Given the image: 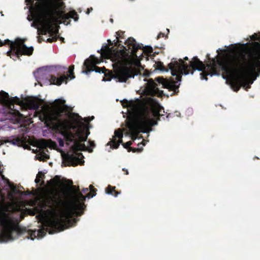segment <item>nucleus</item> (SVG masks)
Returning <instances> with one entry per match:
<instances>
[{
    "instance_id": "obj_1",
    "label": "nucleus",
    "mask_w": 260,
    "mask_h": 260,
    "mask_svg": "<svg viewBox=\"0 0 260 260\" xmlns=\"http://www.w3.org/2000/svg\"><path fill=\"white\" fill-rule=\"evenodd\" d=\"M207 69L211 76L218 75L221 70L234 74V90L238 91L241 86L247 90L260 74V47L246 52L234 53L224 60L212 59L207 64Z\"/></svg>"
},
{
    "instance_id": "obj_2",
    "label": "nucleus",
    "mask_w": 260,
    "mask_h": 260,
    "mask_svg": "<svg viewBox=\"0 0 260 260\" xmlns=\"http://www.w3.org/2000/svg\"><path fill=\"white\" fill-rule=\"evenodd\" d=\"M156 63V69L161 71L168 72L170 70L172 76H176V81L173 79H165L162 77H158L155 80L162 85V87L167 88L170 91H173L171 96L177 94L179 92V87L181 81L182 75H187L189 73L191 74L196 70L202 71L200 73L201 78L207 80V76L210 75V72L207 69V64L205 65L197 56L193 57L192 60L189 61V64L185 62L183 59H179L177 60L173 58L171 62L168 64L169 69L166 68L163 63L158 61Z\"/></svg>"
},
{
    "instance_id": "obj_3",
    "label": "nucleus",
    "mask_w": 260,
    "mask_h": 260,
    "mask_svg": "<svg viewBox=\"0 0 260 260\" xmlns=\"http://www.w3.org/2000/svg\"><path fill=\"white\" fill-rule=\"evenodd\" d=\"M126 47L122 46V50L115 52V57L117 60L115 70L114 78L120 82H126L131 78L141 74L140 63L133 65L131 56L137 57L136 54L139 49H142L144 53L150 54L153 52L150 46L143 47L142 44H137L133 38H128L124 42Z\"/></svg>"
},
{
    "instance_id": "obj_4",
    "label": "nucleus",
    "mask_w": 260,
    "mask_h": 260,
    "mask_svg": "<svg viewBox=\"0 0 260 260\" xmlns=\"http://www.w3.org/2000/svg\"><path fill=\"white\" fill-rule=\"evenodd\" d=\"M39 2L38 5V13L39 15L37 21L42 26V29L38 30L39 35H45L47 33L49 36L58 34V29L54 30L53 24L55 22H58L60 20L63 21L64 24L70 23V18L75 21L79 19L77 13L73 10L65 14L63 11H57L54 0H38Z\"/></svg>"
},
{
    "instance_id": "obj_5",
    "label": "nucleus",
    "mask_w": 260,
    "mask_h": 260,
    "mask_svg": "<svg viewBox=\"0 0 260 260\" xmlns=\"http://www.w3.org/2000/svg\"><path fill=\"white\" fill-rule=\"evenodd\" d=\"M73 190L67 194V200L63 202L65 206V211L61 214V216L55 219L50 221V223L55 226H59L60 230H65L71 226L72 221L71 218L76 214L80 216L83 213V210L85 208L84 201L86 197L83 195L78 187L72 186Z\"/></svg>"
},
{
    "instance_id": "obj_6",
    "label": "nucleus",
    "mask_w": 260,
    "mask_h": 260,
    "mask_svg": "<svg viewBox=\"0 0 260 260\" xmlns=\"http://www.w3.org/2000/svg\"><path fill=\"white\" fill-rule=\"evenodd\" d=\"M162 110L165 113L164 108L158 103L153 104L149 110H144L139 118L134 116H128L126 119V126L129 132L126 135H131L132 137L140 132L148 133L152 130V126L157 124V121L160 120L161 116L164 115L161 113Z\"/></svg>"
},
{
    "instance_id": "obj_7",
    "label": "nucleus",
    "mask_w": 260,
    "mask_h": 260,
    "mask_svg": "<svg viewBox=\"0 0 260 260\" xmlns=\"http://www.w3.org/2000/svg\"><path fill=\"white\" fill-rule=\"evenodd\" d=\"M55 103L58 106L54 113L51 114L47 111L42 112L40 116V119L44 122L47 127H52V129L58 132L64 137L66 132L70 130L74 122L68 119L60 118L63 113L69 112V107L65 105L66 101L57 99L55 101Z\"/></svg>"
},
{
    "instance_id": "obj_8",
    "label": "nucleus",
    "mask_w": 260,
    "mask_h": 260,
    "mask_svg": "<svg viewBox=\"0 0 260 260\" xmlns=\"http://www.w3.org/2000/svg\"><path fill=\"white\" fill-rule=\"evenodd\" d=\"M78 117L64 138L67 142H74L72 146L73 151H85L86 146L82 143L87 141L90 132L88 126L82 122L83 118L79 115Z\"/></svg>"
},
{
    "instance_id": "obj_9",
    "label": "nucleus",
    "mask_w": 260,
    "mask_h": 260,
    "mask_svg": "<svg viewBox=\"0 0 260 260\" xmlns=\"http://www.w3.org/2000/svg\"><path fill=\"white\" fill-rule=\"evenodd\" d=\"M0 232L3 241L7 242L15 238L13 234H22V230L18 225V220L13 213L6 210L0 209Z\"/></svg>"
},
{
    "instance_id": "obj_10",
    "label": "nucleus",
    "mask_w": 260,
    "mask_h": 260,
    "mask_svg": "<svg viewBox=\"0 0 260 260\" xmlns=\"http://www.w3.org/2000/svg\"><path fill=\"white\" fill-rule=\"evenodd\" d=\"M6 44L10 45V50L7 52V55L11 58L16 60L15 58L19 59L22 55L30 56L32 54L34 48L27 47L24 44V41L20 39H16L14 42L9 39L5 40L4 42L0 40V47Z\"/></svg>"
},
{
    "instance_id": "obj_11",
    "label": "nucleus",
    "mask_w": 260,
    "mask_h": 260,
    "mask_svg": "<svg viewBox=\"0 0 260 260\" xmlns=\"http://www.w3.org/2000/svg\"><path fill=\"white\" fill-rule=\"evenodd\" d=\"M43 202L46 207L51 209L55 214L54 217L46 220L47 225L53 229L56 232L63 231L64 230H60L61 228H60L59 226L52 225L50 221L60 217L61 214L65 211V206L63 204V202H64V200H62L60 198L56 199L54 196L48 195L44 198Z\"/></svg>"
},
{
    "instance_id": "obj_12",
    "label": "nucleus",
    "mask_w": 260,
    "mask_h": 260,
    "mask_svg": "<svg viewBox=\"0 0 260 260\" xmlns=\"http://www.w3.org/2000/svg\"><path fill=\"white\" fill-rule=\"evenodd\" d=\"M74 66L71 65L69 68L68 72L69 75L66 76L64 75L59 77H56L54 75H50L48 72L44 70L43 69H39L35 74H36V78L39 79H44L45 78L47 79L50 83L51 84H54L56 85H60L63 82L66 81L67 83V80L70 78L71 80L75 78L74 73Z\"/></svg>"
},
{
    "instance_id": "obj_13",
    "label": "nucleus",
    "mask_w": 260,
    "mask_h": 260,
    "mask_svg": "<svg viewBox=\"0 0 260 260\" xmlns=\"http://www.w3.org/2000/svg\"><path fill=\"white\" fill-rule=\"evenodd\" d=\"M0 103L3 106L7 107L11 111H13L17 117H21L22 116V114H21L19 111L14 109L15 104L19 106H23L24 101L21 100L17 96L10 98L8 94V97L7 98H5L3 95H2L0 99Z\"/></svg>"
},
{
    "instance_id": "obj_14",
    "label": "nucleus",
    "mask_w": 260,
    "mask_h": 260,
    "mask_svg": "<svg viewBox=\"0 0 260 260\" xmlns=\"http://www.w3.org/2000/svg\"><path fill=\"white\" fill-rule=\"evenodd\" d=\"M109 43V45H106L103 46L101 49V55L103 56H105L108 57H111L112 59L115 62L114 66V74L113 77L114 78L115 76V70L117 67V60H116V58L115 57V52L116 51H119L120 50H117V49H115L114 47H110V46H112L113 44V43L110 40H108L107 41ZM121 49L120 50H122Z\"/></svg>"
},
{
    "instance_id": "obj_15",
    "label": "nucleus",
    "mask_w": 260,
    "mask_h": 260,
    "mask_svg": "<svg viewBox=\"0 0 260 260\" xmlns=\"http://www.w3.org/2000/svg\"><path fill=\"white\" fill-rule=\"evenodd\" d=\"M144 92L146 95L151 96H161L163 94V91L158 89L157 84L152 79H149L146 84Z\"/></svg>"
},
{
    "instance_id": "obj_16",
    "label": "nucleus",
    "mask_w": 260,
    "mask_h": 260,
    "mask_svg": "<svg viewBox=\"0 0 260 260\" xmlns=\"http://www.w3.org/2000/svg\"><path fill=\"white\" fill-rule=\"evenodd\" d=\"M96 61L95 59L92 56H91L89 59H86L84 62V66L86 68V70H83V73L88 74L92 71H95L96 73H104L106 70L105 67L100 68L95 66Z\"/></svg>"
},
{
    "instance_id": "obj_17",
    "label": "nucleus",
    "mask_w": 260,
    "mask_h": 260,
    "mask_svg": "<svg viewBox=\"0 0 260 260\" xmlns=\"http://www.w3.org/2000/svg\"><path fill=\"white\" fill-rule=\"evenodd\" d=\"M44 226L43 228L39 229L37 231H32L30 234V237L31 239L34 240L35 238L38 237L40 238L43 237L45 235L47 232H48L50 234H53L55 233H57L53 230V229L51 228L49 226L47 225L46 220L43 224Z\"/></svg>"
},
{
    "instance_id": "obj_18",
    "label": "nucleus",
    "mask_w": 260,
    "mask_h": 260,
    "mask_svg": "<svg viewBox=\"0 0 260 260\" xmlns=\"http://www.w3.org/2000/svg\"><path fill=\"white\" fill-rule=\"evenodd\" d=\"M74 151L75 154L68 155L66 158V161L68 163V166H76L78 164H81L82 160V158L84 156L82 153L78 152V151Z\"/></svg>"
},
{
    "instance_id": "obj_19",
    "label": "nucleus",
    "mask_w": 260,
    "mask_h": 260,
    "mask_svg": "<svg viewBox=\"0 0 260 260\" xmlns=\"http://www.w3.org/2000/svg\"><path fill=\"white\" fill-rule=\"evenodd\" d=\"M23 106L29 109L37 110L40 108V104L37 99L33 97H27L24 100Z\"/></svg>"
},
{
    "instance_id": "obj_20",
    "label": "nucleus",
    "mask_w": 260,
    "mask_h": 260,
    "mask_svg": "<svg viewBox=\"0 0 260 260\" xmlns=\"http://www.w3.org/2000/svg\"><path fill=\"white\" fill-rule=\"evenodd\" d=\"M115 137L119 139L118 141L115 139L112 140L110 142L112 143V147L113 148L117 149L118 148L120 143H122V138L123 137V131L121 129H118L114 132Z\"/></svg>"
},
{
    "instance_id": "obj_21",
    "label": "nucleus",
    "mask_w": 260,
    "mask_h": 260,
    "mask_svg": "<svg viewBox=\"0 0 260 260\" xmlns=\"http://www.w3.org/2000/svg\"><path fill=\"white\" fill-rule=\"evenodd\" d=\"M124 31H121V30H119L118 31H117L116 32V38L117 39V41L114 42V46H117V47H120L121 48H122V49H123V48H122V46H120V42H121V41H119V39H124Z\"/></svg>"
},
{
    "instance_id": "obj_22",
    "label": "nucleus",
    "mask_w": 260,
    "mask_h": 260,
    "mask_svg": "<svg viewBox=\"0 0 260 260\" xmlns=\"http://www.w3.org/2000/svg\"><path fill=\"white\" fill-rule=\"evenodd\" d=\"M115 188L116 187L115 186H112L109 185L106 188V192L108 194L113 195L114 197H116L120 192L116 191L115 190Z\"/></svg>"
},
{
    "instance_id": "obj_23",
    "label": "nucleus",
    "mask_w": 260,
    "mask_h": 260,
    "mask_svg": "<svg viewBox=\"0 0 260 260\" xmlns=\"http://www.w3.org/2000/svg\"><path fill=\"white\" fill-rule=\"evenodd\" d=\"M89 188L90 191L86 194V197L88 198H91L96 195V189L92 185H90Z\"/></svg>"
},
{
    "instance_id": "obj_24",
    "label": "nucleus",
    "mask_w": 260,
    "mask_h": 260,
    "mask_svg": "<svg viewBox=\"0 0 260 260\" xmlns=\"http://www.w3.org/2000/svg\"><path fill=\"white\" fill-rule=\"evenodd\" d=\"M59 182V178L58 176H55L53 179H51L47 182L49 185L56 186L57 185Z\"/></svg>"
},
{
    "instance_id": "obj_25",
    "label": "nucleus",
    "mask_w": 260,
    "mask_h": 260,
    "mask_svg": "<svg viewBox=\"0 0 260 260\" xmlns=\"http://www.w3.org/2000/svg\"><path fill=\"white\" fill-rule=\"evenodd\" d=\"M60 0H54L57 11H62L64 7V4L62 2H59Z\"/></svg>"
},
{
    "instance_id": "obj_26",
    "label": "nucleus",
    "mask_w": 260,
    "mask_h": 260,
    "mask_svg": "<svg viewBox=\"0 0 260 260\" xmlns=\"http://www.w3.org/2000/svg\"><path fill=\"white\" fill-rule=\"evenodd\" d=\"M44 177V174H43L42 172H39L37 175L36 178L35 179V182L36 183H39L40 182L41 179H43Z\"/></svg>"
},
{
    "instance_id": "obj_27",
    "label": "nucleus",
    "mask_w": 260,
    "mask_h": 260,
    "mask_svg": "<svg viewBox=\"0 0 260 260\" xmlns=\"http://www.w3.org/2000/svg\"><path fill=\"white\" fill-rule=\"evenodd\" d=\"M51 38H48L46 42L48 43H52L53 42H56L58 40L57 34H54V35L50 36Z\"/></svg>"
},
{
    "instance_id": "obj_28",
    "label": "nucleus",
    "mask_w": 260,
    "mask_h": 260,
    "mask_svg": "<svg viewBox=\"0 0 260 260\" xmlns=\"http://www.w3.org/2000/svg\"><path fill=\"white\" fill-rule=\"evenodd\" d=\"M123 147L127 149V151L128 152L131 151V150L132 149V147H131V146L132 145V141H128L125 143H121Z\"/></svg>"
},
{
    "instance_id": "obj_29",
    "label": "nucleus",
    "mask_w": 260,
    "mask_h": 260,
    "mask_svg": "<svg viewBox=\"0 0 260 260\" xmlns=\"http://www.w3.org/2000/svg\"><path fill=\"white\" fill-rule=\"evenodd\" d=\"M88 143L91 148H88L86 147L87 149L85 150H87L89 152H92L93 151L92 148H94L95 146V144L93 141L90 140L88 141Z\"/></svg>"
},
{
    "instance_id": "obj_30",
    "label": "nucleus",
    "mask_w": 260,
    "mask_h": 260,
    "mask_svg": "<svg viewBox=\"0 0 260 260\" xmlns=\"http://www.w3.org/2000/svg\"><path fill=\"white\" fill-rule=\"evenodd\" d=\"M39 18V17L35 20V21L34 22H32L31 24V26L32 27H35L36 28L38 27L39 25H41V24H40L38 22L37 20Z\"/></svg>"
},
{
    "instance_id": "obj_31",
    "label": "nucleus",
    "mask_w": 260,
    "mask_h": 260,
    "mask_svg": "<svg viewBox=\"0 0 260 260\" xmlns=\"http://www.w3.org/2000/svg\"><path fill=\"white\" fill-rule=\"evenodd\" d=\"M58 142L59 143V145L60 147H63L64 146V141L63 139H62L61 138H58Z\"/></svg>"
},
{
    "instance_id": "obj_32",
    "label": "nucleus",
    "mask_w": 260,
    "mask_h": 260,
    "mask_svg": "<svg viewBox=\"0 0 260 260\" xmlns=\"http://www.w3.org/2000/svg\"><path fill=\"white\" fill-rule=\"evenodd\" d=\"M165 37V35L164 33H162L161 32H160L158 35H157V39H159L161 38H164Z\"/></svg>"
},
{
    "instance_id": "obj_33",
    "label": "nucleus",
    "mask_w": 260,
    "mask_h": 260,
    "mask_svg": "<svg viewBox=\"0 0 260 260\" xmlns=\"http://www.w3.org/2000/svg\"><path fill=\"white\" fill-rule=\"evenodd\" d=\"M258 37H259V36H258L256 34H254L252 36L251 39L256 41V39H258Z\"/></svg>"
},
{
    "instance_id": "obj_34",
    "label": "nucleus",
    "mask_w": 260,
    "mask_h": 260,
    "mask_svg": "<svg viewBox=\"0 0 260 260\" xmlns=\"http://www.w3.org/2000/svg\"><path fill=\"white\" fill-rule=\"evenodd\" d=\"M43 41H45L44 39L42 37H39L38 38V42L39 43H41Z\"/></svg>"
},
{
    "instance_id": "obj_35",
    "label": "nucleus",
    "mask_w": 260,
    "mask_h": 260,
    "mask_svg": "<svg viewBox=\"0 0 260 260\" xmlns=\"http://www.w3.org/2000/svg\"><path fill=\"white\" fill-rule=\"evenodd\" d=\"M124 103H126V105H129V103L127 100H124L122 101V105H123V107H126V106H128V107H129V106H130L129 105L125 106V105H124Z\"/></svg>"
},
{
    "instance_id": "obj_36",
    "label": "nucleus",
    "mask_w": 260,
    "mask_h": 260,
    "mask_svg": "<svg viewBox=\"0 0 260 260\" xmlns=\"http://www.w3.org/2000/svg\"><path fill=\"white\" fill-rule=\"evenodd\" d=\"M133 152H140L141 150L139 148H132V149L131 150Z\"/></svg>"
},
{
    "instance_id": "obj_37",
    "label": "nucleus",
    "mask_w": 260,
    "mask_h": 260,
    "mask_svg": "<svg viewBox=\"0 0 260 260\" xmlns=\"http://www.w3.org/2000/svg\"><path fill=\"white\" fill-rule=\"evenodd\" d=\"M93 9L92 8H88L86 11V14H89L90 11H92Z\"/></svg>"
},
{
    "instance_id": "obj_38",
    "label": "nucleus",
    "mask_w": 260,
    "mask_h": 260,
    "mask_svg": "<svg viewBox=\"0 0 260 260\" xmlns=\"http://www.w3.org/2000/svg\"><path fill=\"white\" fill-rule=\"evenodd\" d=\"M82 191L83 192L86 193L88 191V188H83V189H82Z\"/></svg>"
},
{
    "instance_id": "obj_39",
    "label": "nucleus",
    "mask_w": 260,
    "mask_h": 260,
    "mask_svg": "<svg viewBox=\"0 0 260 260\" xmlns=\"http://www.w3.org/2000/svg\"><path fill=\"white\" fill-rule=\"evenodd\" d=\"M122 171L125 172V175H128V172L127 169H126L125 168H123V169H122Z\"/></svg>"
},
{
    "instance_id": "obj_40",
    "label": "nucleus",
    "mask_w": 260,
    "mask_h": 260,
    "mask_svg": "<svg viewBox=\"0 0 260 260\" xmlns=\"http://www.w3.org/2000/svg\"><path fill=\"white\" fill-rule=\"evenodd\" d=\"M57 37H58V38H59L60 40H61L62 42H64V39L62 37H59L58 35H57Z\"/></svg>"
},
{
    "instance_id": "obj_41",
    "label": "nucleus",
    "mask_w": 260,
    "mask_h": 260,
    "mask_svg": "<svg viewBox=\"0 0 260 260\" xmlns=\"http://www.w3.org/2000/svg\"><path fill=\"white\" fill-rule=\"evenodd\" d=\"M111 79V77H109L107 79H105V78H104L103 80L104 81H110Z\"/></svg>"
},
{
    "instance_id": "obj_42",
    "label": "nucleus",
    "mask_w": 260,
    "mask_h": 260,
    "mask_svg": "<svg viewBox=\"0 0 260 260\" xmlns=\"http://www.w3.org/2000/svg\"><path fill=\"white\" fill-rule=\"evenodd\" d=\"M1 177H2V178L3 180L5 179V176H4V175H3L2 174H1Z\"/></svg>"
},
{
    "instance_id": "obj_43",
    "label": "nucleus",
    "mask_w": 260,
    "mask_h": 260,
    "mask_svg": "<svg viewBox=\"0 0 260 260\" xmlns=\"http://www.w3.org/2000/svg\"><path fill=\"white\" fill-rule=\"evenodd\" d=\"M184 60H188V58L187 57H185L183 59Z\"/></svg>"
},
{
    "instance_id": "obj_44",
    "label": "nucleus",
    "mask_w": 260,
    "mask_h": 260,
    "mask_svg": "<svg viewBox=\"0 0 260 260\" xmlns=\"http://www.w3.org/2000/svg\"><path fill=\"white\" fill-rule=\"evenodd\" d=\"M44 185V181H43L41 184V185Z\"/></svg>"
},
{
    "instance_id": "obj_45",
    "label": "nucleus",
    "mask_w": 260,
    "mask_h": 260,
    "mask_svg": "<svg viewBox=\"0 0 260 260\" xmlns=\"http://www.w3.org/2000/svg\"><path fill=\"white\" fill-rule=\"evenodd\" d=\"M45 158H47V159L49 158L48 155H47V154H45Z\"/></svg>"
},
{
    "instance_id": "obj_46",
    "label": "nucleus",
    "mask_w": 260,
    "mask_h": 260,
    "mask_svg": "<svg viewBox=\"0 0 260 260\" xmlns=\"http://www.w3.org/2000/svg\"><path fill=\"white\" fill-rule=\"evenodd\" d=\"M255 158L259 159V158L256 156H255L253 159H255Z\"/></svg>"
},
{
    "instance_id": "obj_47",
    "label": "nucleus",
    "mask_w": 260,
    "mask_h": 260,
    "mask_svg": "<svg viewBox=\"0 0 260 260\" xmlns=\"http://www.w3.org/2000/svg\"><path fill=\"white\" fill-rule=\"evenodd\" d=\"M144 140H143V142H143V145L144 146H145V143L143 142H144Z\"/></svg>"
},
{
    "instance_id": "obj_48",
    "label": "nucleus",
    "mask_w": 260,
    "mask_h": 260,
    "mask_svg": "<svg viewBox=\"0 0 260 260\" xmlns=\"http://www.w3.org/2000/svg\"><path fill=\"white\" fill-rule=\"evenodd\" d=\"M30 194V192L29 191H27V193H26V194Z\"/></svg>"
},
{
    "instance_id": "obj_49",
    "label": "nucleus",
    "mask_w": 260,
    "mask_h": 260,
    "mask_svg": "<svg viewBox=\"0 0 260 260\" xmlns=\"http://www.w3.org/2000/svg\"><path fill=\"white\" fill-rule=\"evenodd\" d=\"M169 115H170V114H168L167 115V118H168V117H169Z\"/></svg>"
},
{
    "instance_id": "obj_50",
    "label": "nucleus",
    "mask_w": 260,
    "mask_h": 260,
    "mask_svg": "<svg viewBox=\"0 0 260 260\" xmlns=\"http://www.w3.org/2000/svg\"><path fill=\"white\" fill-rule=\"evenodd\" d=\"M110 21H111V22H113V19H110Z\"/></svg>"
},
{
    "instance_id": "obj_51",
    "label": "nucleus",
    "mask_w": 260,
    "mask_h": 260,
    "mask_svg": "<svg viewBox=\"0 0 260 260\" xmlns=\"http://www.w3.org/2000/svg\"><path fill=\"white\" fill-rule=\"evenodd\" d=\"M93 118H94V117H93V116H92V117H91V119H93Z\"/></svg>"
}]
</instances>
